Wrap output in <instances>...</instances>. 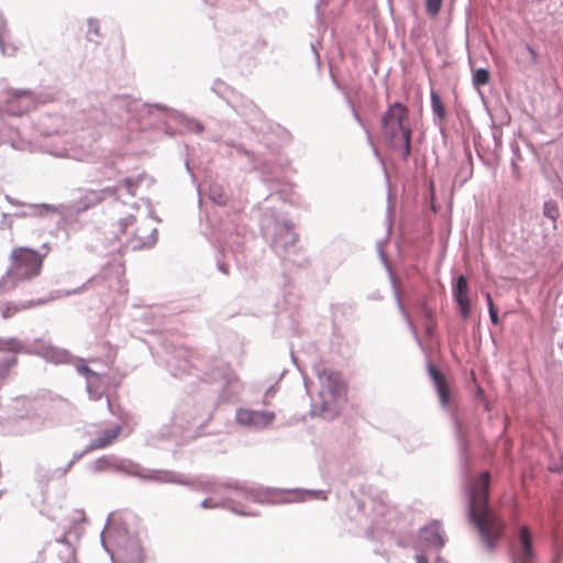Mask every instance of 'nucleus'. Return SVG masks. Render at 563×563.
Here are the masks:
<instances>
[{"label": "nucleus", "mask_w": 563, "mask_h": 563, "mask_svg": "<svg viewBox=\"0 0 563 563\" xmlns=\"http://www.w3.org/2000/svg\"><path fill=\"white\" fill-rule=\"evenodd\" d=\"M490 475L482 472L467 487L470 518L477 528L483 542L489 550L501 538L505 522L488 508Z\"/></svg>", "instance_id": "1"}, {"label": "nucleus", "mask_w": 563, "mask_h": 563, "mask_svg": "<svg viewBox=\"0 0 563 563\" xmlns=\"http://www.w3.org/2000/svg\"><path fill=\"white\" fill-rule=\"evenodd\" d=\"M46 253L29 246H13L9 253V266L0 277V291L15 289L21 283H29L41 276Z\"/></svg>", "instance_id": "2"}, {"label": "nucleus", "mask_w": 563, "mask_h": 563, "mask_svg": "<svg viewBox=\"0 0 563 563\" xmlns=\"http://www.w3.org/2000/svg\"><path fill=\"white\" fill-rule=\"evenodd\" d=\"M320 389L318 398L312 404L314 416L333 419L338 417L345 401L346 385L339 372L321 368L317 372Z\"/></svg>", "instance_id": "3"}, {"label": "nucleus", "mask_w": 563, "mask_h": 563, "mask_svg": "<svg viewBox=\"0 0 563 563\" xmlns=\"http://www.w3.org/2000/svg\"><path fill=\"white\" fill-rule=\"evenodd\" d=\"M383 134L395 142L397 139L404 141V157L410 155L411 129L408 124V108L400 102L388 107L382 118Z\"/></svg>", "instance_id": "4"}, {"label": "nucleus", "mask_w": 563, "mask_h": 563, "mask_svg": "<svg viewBox=\"0 0 563 563\" xmlns=\"http://www.w3.org/2000/svg\"><path fill=\"white\" fill-rule=\"evenodd\" d=\"M236 420L244 426H253L256 428L267 427L275 420L273 411H258L251 409H239L236 411Z\"/></svg>", "instance_id": "5"}, {"label": "nucleus", "mask_w": 563, "mask_h": 563, "mask_svg": "<svg viewBox=\"0 0 563 563\" xmlns=\"http://www.w3.org/2000/svg\"><path fill=\"white\" fill-rule=\"evenodd\" d=\"M453 296L456 301L461 317L466 320L471 316V301L468 298V283L465 276L456 278L453 286Z\"/></svg>", "instance_id": "6"}, {"label": "nucleus", "mask_w": 563, "mask_h": 563, "mask_svg": "<svg viewBox=\"0 0 563 563\" xmlns=\"http://www.w3.org/2000/svg\"><path fill=\"white\" fill-rule=\"evenodd\" d=\"M428 372L437 389L441 405L448 407L451 401V389L445 376L432 364L428 366Z\"/></svg>", "instance_id": "7"}, {"label": "nucleus", "mask_w": 563, "mask_h": 563, "mask_svg": "<svg viewBox=\"0 0 563 563\" xmlns=\"http://www.w3.org/2000/svg\"><path fill=\"white\" fill-rule=\"evenodd\" d=\"M519 543L521 545V551L515 556V563H532L534 556L532 550V538L527 526L521 527L519 531Z\"/></svg>", "instance_id": "8"}, {"label": "nucleus", "mask_w": 563, "mask_h": 563, "mask_svg": "<svg viewBox=\"0 0 563 563\" xmlns=\"http://www.w3.org/2000/svg\"><path fill=\"white\" fill-rule=\"evenodd\" d=\"M120 433V426H114L111 429L104 430L98 438L90 442L88 450L92 451L109 446L117 440Z\"/></svg>", "instance_id": "9"}, {"label": "nucleus", "mask_w": 563, "mask_h": 563, "mask_svg": "<svg viewBox=\"0 0 563 563\" xmlns=\"http://www.w3.org/2000/svg\"><path fill=\"white\" fill-rule=\"evenodd\" d=\"M119 558L121 563H143L144 555L140 547L132 545L124 550Z\"/></svg>", "instance_id": "10"}, {"label": "nucleus", "mask_w": 563, "mask_h": 563, "mask_svg": "<svg viewBox=\"0 0 563 563\" xmlns=\"http://www.w3.org/2000/svg\"><path fill=\"white\" fill-rule=\"evenodd\" d=\"M0 48L4 55H13L16 46L11 43V35L5 26L0 29Z\"/></svg>", "instance_id": "11"}, {"label": "nucleus", "mask_w": 563, "mask_h": 563, "mask_svg": "<svg viewBox=\"0 0 563 563\" xmlns=\"http://www.w3.org/2000/svg\"><path fill=\"white\" fill-rule=\"evenodd\" d=\"M431 107L433 113L443 121L446 117L445 106L442 102L440 96L435 91H431Z\"/></svg>", "instance_id": "12"}, {"label": "nucleus", "mask_w": 563, "mask_h": 563, "mask_svg": "<svg viewBox=\"0 0 563 563\" xmlns=\"http://www.w3.org/2000/svg\"><path fill=\"white\" fill-rule=\"evenodd\" d=\"M490 78L489 71L485 68H478L473 74V84L476 88L488 84Z\"/></svg>", "instance_id": "13"}, {"label": "nucleus", "mask_w": 563, "mask_h": 563, "mask_svg": "<svg viewBox=\"0 0 563 563\" xmlns=\"http://www.w3.org/2000/svg\"><path fill=\"white\" fill-rule=\"evenodd\" d=\"M543 214L547 218L551 219L552 221H556V219L560 214L558 203L552 200L544 202Z\"/></svg>", "instance_id": "14"}, {"label": "nucleus", "mask_w": 563, "mask_h": 563, "mask_svg": "<svg viewBox=\"0 0 563 563\" xmlns=\"http://www.w3.org/2000/svg\"><path fill=\"white\" fill-rule=\"evenodd\" d=\"M84 200L86 208L99 205L102 202V194L98 192V190H88L84 196Z\"/></svg>", "instance_id": "15"}, {"label": "nucleus", "mask_w": 563, "mask_h": 563, "mask_svg": "<svg viewBox=\"0 0 563 563\" xmlns=\"http://www.w3.org/2000/svg\"><path fill=\"white\" fill-rule=\"evenodd\" d=\"M441 7L442 0H426L427 13L432 18H435L439 14Z\"/></svg>", "instance_id": "16"}, {"label": "nucleus", "mask_w": 563, "mask_h": 563, "mask_svg": "<svg viewBox=\"0 0 563 563\" xmlns=\"http://www.w3.org/2000/svg\"><path fill=\"white\" fill-rule=\"evenodd\" d=\"M141 178H131V177H128L125 179L122 180V185L126 188L128 192L131 195V196H134L135 195V190L136 188L140 186L141 184Z\"/></svg>", "instance_id": "17"}, {"label": "nucleus", "mask_w": 563, "mask_h": 563, "mask_svg": "<svg viewBox=\"0 0 563 563\" xmlns=\"http://www.w3.org/2000/svg\"><path fill=\"white\" fill-rule=\"evenodd\" d=\"M78 371L88 377V388H90L92 384V378L98 379L100 377L99 374L91 371L87 365L78 367Z\"/></svg>", "instance_id": "18"}, {"label": "nucleus", "mask_w": 563, "mask_h": 563, "mask_svg": "<svg viewBox=\"0 0 563 563\" xmlns=\"http://www.w3.org/2000/svg\"><path fill=\"white\" fill-rule=\"evenodd\" d=\"M422 314L426 318V329L429 333H431L434 328V323L432 320V312L427 307H422Z\"/></svg>", "instance_id": "19"}, {"label": "nucleus", "mask_w": 563, "mask_h": 563, "mask_svg": "<svg viewBox=\"0 0 563 563\" xmlns=\"http://www.w3.org/2000/svg\"><path fill=\"white\" fill-rule=\"evenodd\" d=\"M98 192L102 194V201L108 197L115 198L118 196V187H106L98 190Z\"/></svg>", "instance_id": "20"}, {"label": "nucleus", "mask_w": 563, "mask_h": 563, "mask_svg": "<svg viewBox=\"0 0 563 563\" xmlns=\"http://www.w3.org/2000/svg\"><path fill=\"white\" fill-rule=\"evenodd\" d=\"M18 311H19V308L16 306H8L4 308V310L2 312V317L4 319H9L12 316H14Z\"/></svg>", "instance_id": "21"}, {"label": "nucleus", "mask_w": 563, "mask_h": 563, "mask_svg": "<svg viewBox=\"0 0 563 563\" xmlns=\"http://www.w3.org/2000/svg\"><path fill=\"white\" fill-rule=\"evenodd\" d=\"M432 543L439 548L443 547V544H444V541H443L441 534H439L437 530L434 531Z\"/></svg>", "instance_id": "22"}, {"label": "nucleus", "mask_w": 563, "mask_h": 563, "mask_svg": "<svg viewBox=\"0 0 563 563\" xmlns=\"http://www.w3.org/2000/svg\"><path fill=\"white\" fill-rule=\"evenodd\" d=\"M489 317H490V320L494 324H498L499 323V318H498V313H497V310L496 308H492L489 310Z\"/></svg>", "instance_id": "23"}, {"label": "nucleus", "mask_w": 563, "mask_h": 563, "mask_svg": "<svg viewBox=\"0 0 563 563\" xmlns=\"http://www.w3.org/2000/svg\"><path fill=\"white\" fill-rule=\"evenodd\" d=\"M89 32H93L96 35L99 34V30L96 22H89Z\"/></svg>", "instance_id": "24"}, {"label": "nucleus", "mask_w": 563, "mask_h": 563, "mask_svg": "<svg viewBox=\"0 0 563 563\" xmlns=\"http://www.w3.org/2000/svg\"><path fill=\"white\" fill-rule=\"evenodd\" d=\"M485 297H486L488 310H490L492 308H495V305H494V301H493V298H492L490 294L487 292Z\"/></svg>", "instance_id": "25"}, {"label": "nucleus", "mask_w": 563, "mask_h": 563, "mask_svg": "<svg viewBox=\"0 0 563 563\" xmlns=\"http://www.w3.org/2000/svg\"><path fill=\"white\" fill-rule=\"evenodd\" d=\"M10 346V342L3 340V339H0V351L2 350H8Z\"/></svg>", "instance_id": "26"}, {"label": "nucleus", "mask_w": 563, "mask_h": 563, "mask_svg": "<svg viewBox=\"0 0 563 563\" xmlns=\"http://www.w3.org/2000/svg\"><path fill=\"white\" fill-rule=\"evenodd\" d=\"M526 49L530 53L532 59L536 60L538 56L536 51L530 45H526Z\"/></svg>", "instance_id": "27"}, {"label": "nucleus", "mask_w": 563, "mask_h": 563, "mask_svg": "<svg viewBox=\"0 0 563 563\" xmlns=\"http://www.w3.org/2000/svg\"><path fill=\"white\" fill-rule=\"evenodd\" d=\"M416 561L417 563H429V560L426 555H417Z\"/></svg>", "instance_id": "28"}, {"label": "nucleus", "mask_w": 563, "mask_h": 563, "mask_svg": "<svg viewBox=\"0 0 563 563\" xmlns=\"http://www.w3.org/2000/svg\"><path fill=\"white\" fill-rule=\"evenodd\" d=\"M16 97H18V98H22V97H24V98H30V93H29V92H26V91H22L21 93L16 95Z\"/></svg>", "instance_id": "29"}, {"label": "nucleus", "mask_w": 563, "mask_h": 563, "mask_svg": "<svg viewBox=\"0 0 563 563\" xmlns=\"http://www.w3.org/2000/svg\"><path fill=\"white\" fill-rule=\"evenodd\" d=\"M202 507H205V508H209V507H210V505H209V500H208V499H206L205 501H202Z\"/></svg>", "instance_id": "30"}, {"label": "nucleus", "mask_w": 563, "mask_h": 563, "mask_svg": "<svg viewBox=\"0 0 563 563\" xmlns=\"http://www.w3.org/2000/svg\"><path fill=\"white\" fill-rule=\"evenodd\" d=\"M511 517H512V519H517V517H518V512H517V510H514V514H512V516H511Z\"/></svg>", "instance_id": "31"}, {"label": "nucleus", "mask_w": 563, "mask_h": 563, "mask_svg": "<svg viewBox=\"0 0 563 563\" xmlns=\"http://www.w3.org/2000/svg\"><path fill=\"white\" fill-rule=\"evenodd\" d=\"M553 563H558V559H555V560L553 561Z\"/></svg>", "instance_id": "32"}]
</instances>
